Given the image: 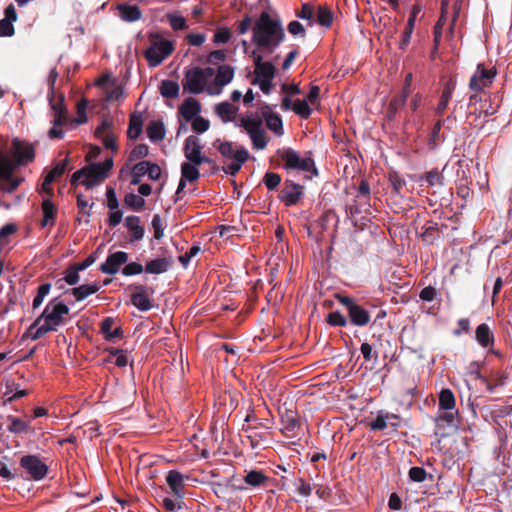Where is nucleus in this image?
I'll use <instances>...</instances> for the list:
<instances>
[{
	"label": "nucleus",
	"mask_w": 512,
	"mask_h": 512,
	"mask_svg": "<svg viewBox=\"0 0 512 512\" xmlns=\"http://www.w3.org/2000/svg\"><path fill=\"white\" fill-rule=\"evenodd\" d=\"M69 311V307L62 300L57 298L50 300L23 334V339L38 340L49 332L57 331L59 327L66 324Z\"/></svg>",
	"instance_id": "nucleus-1"
},
{
	"label": "nucleus",
	"mask_w": 512,
	"mask_h": 512,
	"mask_svg": "<svg viewBox=\"0 0 512 512\" xmlns=\"http://www.w3.org/2000/svg\"><path fill=\"white\" fill-rule=\"evenodd\" d=\"M285 37L279 13L274 9L262 10L258 15V50L272 53Z\"/></svg>",
	"instance_id": "nucleus-2"
},
{
	"label": "nucleus",
	"mask_w": 512,
	"mask_h": 512,
	"mask_svg": "<svg viewBox=\"0 0 512 512\" xmlns=\"http://www.w3.org/2000/svg\"><path fill=\"white\" fill-rule=\"evenodd\" d=\"M214 69L211 67H193L189 69L182 80L183 89L193 95L207 92L209 95L220 94V89L212 85Z\"/></svg>",
	"instance_id": "nucleus-3"
},
{
	"label": "nucleus",
	"mask_w": 512,
	"mask_h": 512,
	"mask_svg": "<svg viewBox=\"0 0 512 512\" xmlns=\"http://www.w3.org/2000/svg\"><path fill=\"white\" fill-rule=\"evenodd\" d=\"M213 146L222 156V170L231 176L238 173L249 157L248 151L243 146L230 141H220L217 139Z\"/></svg>",
	"instance_id": "nucleus-4"
},
{
	"label": "nucleus",
	"mask_w": 512,
	"mask_h": 512,
	"mask_svg": "<svg viewBox=\"0 0 512 512\" xmlns=\"http://www.w3.org/2000/svg\"><path fill=\"white\" fill-rule=\"evenodd\" d=\"M174 51L172 41L162 38L159 35L151 36V44L144 51V56L149 66L156 67L162 63Z\"/></svg>",
	"instance_id": "nucleus-5"
},
{
	"label": "nucleus",
	"mask_w": 512,
	"mask_h": 512,
	"mask_svg": "<svg viewBox=\"0 0 512 512\" xmlns=\"http://www.w3.org/2000/svg\"><path fill=\"white\" fill-rule=\"evenodd\" d=\"M277 154L284 162L285 169L313 172L314 174H317L314 160L310 156L301 157L299 153L292 148L278 150Z\"/></svg>",
	"instance_id": "nucleus-6"
},
{
	"label": "nucleus",
	"mask_w": 512,
	"mask_h": 512,
	"mask_svg": "<svg viewBox=\"0 0 512 512\" xmlns=\"http://www.w3.org/2000/svg\"><path fill=\"white\" fill-rule=\"evenodd\" d=\"M335 298L346 308L349 320L353 325L363 327L370 322L369 311L359 305L354 298L342 294H336Z\"/></svg>",
	"instance_id": "nucleus-7"
},
{
	"label": "nucleus",
	"mask_w": 512,
	"mask_h": 512,
	"mask_svg": "<svg viewBox=\"0 0 512 512\" xmlns=\"http://www.w3.org/2000/svg\"><path fill=\"white\" fill-rule=\"evenodd\" d=\"M113 167V159L108 158L103 162H98L84 167V178L81 184L87 189L99 185L107 178L109 171Z\"/></svg>",
	"instance_id": "nucleus-8"
},
{
	"label": "nucleus",
	"mask_w": 512,
	"mask_h": 512,
	"mask_svg": "<svg viewBox=\"0 0 512 512\" xmlns=\"http://www.w3.org/2000/svg\"><path fill=\"white\" fill-rule=\"evenodd\" d=\"M496 76V67L487 68L483 63H479L470 78L469 88L475 92H482L492 85Z\"/></svg>",
	"instance_id": "nucleus-9"
},
{
	"label": "nucleus",
	"mask_w": 512,
	"mask_h": 512,
	"mask_svg": "<svg viewBox=\"0 0 512 512\" xmlns=\"http://www.w3.org/2000/svg\"><path fill=\"white\" fill-rule=\"evenodd\" d=\"M20 466L24 469L27 479L40 481L48 473V466L36 455H24L20 459Z\"/></svg>",
	"instance_id": "nucleus-10"
},
{
	"label": "nucleus",
	"mask_w": 512,
	"mask_h": 512,
	"mask_svg": "<svg viewBox=\"0 0 512 512\" xmlns=\"http://www.w3.org/2000/svg\"><path fill=\"white\" fill-rule=\"evenodd\" d=\"M50 105L53 110V119L51 120L52 127L48 131V136L50 139H62L65 135L62 126L68 122L67 110L63 106L62 99L57 103L50 101Z\"/></svg>",
	"instance_id": "nucleus-11"
},
{
	"label": "nucleus",
	"mask_w": 512,
	"mask_h": 512,
	"mask_svg": "<svg viewBox=\"0 0 512 512\" xmlns=\"http://www.w3.org/2000/svg\"><path fill=\"white\" fill-rule=\"evenodd\" d=\"M11 154L17 165H27L35 158V148L33 144L15 138L12 141Z\"/></svg>",
	"instance_id": "nucleus-12"
},
{
	"label": "nucleus",
	"mask_w": 512,
	"mask_h": 512,
	"mask_svg": "<svg viewBox=\"0 0 512 512\" xmlns=\"http://www.w3.org/2000/svg\"><path fill=\"white\" fill-rule=\"evenodd\" d=\"M303 191L304 187L302 185L294 183L291 180H285L278 198L286 207L294 206L301 200Z\"/></svg>",
	"instance_id": "nucleus-13"
},
{
	"label": "nucleus",
	"mask_w": 512,
	"mask_h": 512,
	"mask_svg": "<svg viewBox=\"0 0 512 512\" xmlns=\"http://www.w3.org/2000/svg\"><path fill=\"white\" fill-rule=\"evenodd\" d=\"M154 294V290L151 287L145 285L134 286V292L131 294V304L142 312L149 311L153 305L151 297Z\"/></svg>",
	"instance_id": "nucleus-14"
},
{
	"label": "nucleus",
	"mask_w": 512,
	"mask_h": 512,
	"mask_svg": "<svg viewBox=\"0 0 512 512\" xmlns=\"http://www.w3.org/2000/svg\"><path fill=\"white\" fill-rule=\"evenodd\" d=\"M260 112L266 128L272 131L277 137H281L284 134L281 116L274 112L270 105L265 103L261 106Z\"/></svg>",
	"instance_id": "nucleus-15"
},
{
	"label": "nucleus",
	"mask_w": 512,
	"mask_h": 512,
	"mask_svg": "<svg viewBox=\"0 0 512 512\" xmlns=\"http://www.w3.org/2000/svg\"><path fill=\"white\" fill-rule=\"evenodd\" d=\"M129 254L124 251L110 253L105 262L100 265V271L107 275H115L120 271V267L128 262Z\"/></svg>",
	"instance_id": "nucleus-16"
},
{
	"label": "nucleus",
	"mask_w": 512,
	"mask_h": 512,
	"mask_svg": "<svg viewBox=\"0 0 512 512\" xmlns=\"http://www.w3.org/2000/svg\"><path fill=\"white\" fill-rule=\"evenodd\" d=\"M446 228L447 225L445 224L439 226L437 222L429 220L423 225L422 231L419 233V237L425 244L433 245L441 238L443 231Z\"/></svg>",
	"instance_id": "nucleus-17"
},
{
	"label": "nucleus",
	"mask_w": 512,
	"mask_h": 512,
	"mask_svg": "<svg viewBox=\"0 0 512 512\" xmlns=\"http://www.w3.org/2000/svg\"><path fill=\"white\" fill-rule=\"evenodd\" d=\"M202 146L200 144L199 138L194 135H190L186 138L184 144V155L188 162H192L195 164H202L203 159L201 155Z\"/></svg>",
	"instance_id": "nucleus-18"
},
{
	"label": "nucleus",
	"mask_w": 512,
	"mask_h": 512,
	"mask_svg": "<svg viewBox=\"0 0 512 512\" xmlns=\"http://www.w3.org/2000/svg\"><path fill=\"white\" fill-rule=\"evenodd\" d=\"M124 226L128 230L130 237L129 242H139L144 238L145 227L141 224V219L136 215H128L124 219Z\"/></svg>",
	"instance_id": "nucleus-19"
},
{
	"label": "nucleus",
	"mask_w": 512,
	"mask_h": 512,
	"mask_svg": "<svg viewBox=\"0 0 512 512\" xmlns=\"http://www.w3.org/2000/svg\"><path fill=\"white\" fill-rule=\"evenodd\" d=\"M184 481L185 476L179 471L171 470L166 475V483L177 498H182L184 495Z\"/></svg>",
	"instance_id": "nucleus-20"
},
{
	"label": "nucleus",
	"mask_w": 512,
	"mask_h": 512,
	"mask_svg": "<svg viewBox=\"0 0 512 512\" xmlns=\"http://www.w3.org/2000/svg\"><path fill=\"white\" fill-rule=\"evenodd\" d=\"M475 339L482 348H492L495 336L488 324L482 323L476 327Z\"/></svg>",
	"instance_id": "nucleus-21"
},
{
	"label": "nucleus",
	"mask_w": 512,
	"mask_h": 512,
	"mask_svg": "<svg viewBox=\"0 0 512 512\" xmlns=\"http://www.w3.org/2000/svg\"><path fill=\"white\" fill-rule=\"evenodd\" d=\"M234 77V69L229 65H220L218 67L217 73L214 74L212 85L215 86L216 89H220V93L222 92V88L229 84Z\"/></svg>",
	"instance_id": "nucleus-22"
},
{
	"label": "nucleus",
	"mask_w": 512,
	"mask_h": 512,
	"mask_svg": "<svg viewBox=\"0 0 512 512\" xmlns=\"http://www.w3.org/2000/svg\"><path fill=\"white\" fill-rule=\"evenodd\" d=\"M282 424H283L282 432L287 437L292 438V437L298 436V431L301 428V424H300L298 417L296 416V414L294 412L290 411V412H287L285 415H283L282 416Z\"/></svg>",
	"instance_id": "nucleus-23"
},
{
	"label": "nucleus",
	"mask_w": 512,
	"mask_h": 512,
	"mask_svg": "<svg viewBox=\"0 0 512 512\" xmlns=\"http://www.w3.org/2000/svg\"><path fill=\"white\" fill-rule=\"evenodd\" d=\"M173 264L172 257L156 258L148 261L145 265V272L149 274H163L167 272Z\"/></svg>",
	"instance_id": "nucleus-24"
},
{
	"label": "nucleus",
	"mask_w": 512,
	"mask_h": 512,
	"mask_svg": "<svg viewBox=\"0 0 512 512\" xmlns=\"http://www.w3.org/2000/svg\"><path fill=\"white\" fill-rule=\"evenodd\" d=\"M200 111L199 101L192 97L186 99L179 107V113L186 121H191L197 117Z\"/></svg>",
	"instance_id": "nucleus-25"
},
{
	"label": "nucleus",
	"mask_w": 512,
	"mask_h": 512,
	"mask_svg": "<svg viewBox=\"0 0 512 512\" xmlns=\"http://www.w3.org/2000/svg\"><path fill=\"white\" fill-rule=\"evenodd\" d=\"M120 18L128 23L136 22L142 17V12L137 5L122 3L117 6Z\"/></svg>",
	"instance_id": "nucleus-26"
},
{
	"label": "nucleus",
	"mask_w": 512,
	"mask_h": 512,
	"mask_svg": "<svg viewBox=\"0 0 512 512\" xmlns=\"http://www.w3.org/2000/svg\"><path fill=\"white\" fill-rule=\"evenodd\" d=\"M455 89V83L452 80H449L445 83L442 93L440 95L439 102L435 108V113L438 116H442L446 111L448 104L453 96V92Z\"/></svg>",
	"instance_id": "nucleus-27"
},
{
	"label": "nucleus",
	"mask_w": 512,
	"mask_h": 512,
	"mask_svg": "<svg viewBox=\"0 0 512 512\" xmlns=\"http://www.w3.org/2000/svg\"><path fill=\"white\" fill-rule=\"evenodd\" d=\"M458 414L457 410H439V414L436 418V427L440 430L442 427H449L453 429L458 428V423L456 420V416Z\"/></svg>",
	"instance_id": "nucleus-28"
},
{
	"label": "nucleus",
	"mask_w": 512,
	"mask_h": 512,
	"mask_svg": "<svg viewBox=\"0 0 512 512\" xmlns=\"http://www.w3.org/2000/svg\"><path fill=\"white\" fill-rule=\"evenodd\" d=\"M216 115L224 122L228 123L235 119L238 108L233 106L228 101L221 102L215 105Z\"/></svg>",
	"instance_id": "nucleus-29"
},
{
	"label": "nucleus",
	"mask_w": 512,
	"mask_h": 512,
	"mask_svg": "<svg viewBox=\"0 0 512 512\" xmlns=\"http://www.w3.org/2000/svg\"><path fill=\"white\" fill-rule=\"evenodd\" d=\"M7 422V430L12 434L23 435L27 434L30 430L29 422H26L19 417L9 415L7 416Z\"/></svg>",
	"instance_id": "nucleus-30"
},
{
	"label": "nucleus",
	"mask_w": 512,
	"mask_h": 512,
	"mask_svg": "<svg viewBox=\"0 0 512 512\" xmlns=\"http://www.w3.org/2000/svg\"><path fill=\"white\" fill-rule=\"evenodd\" d=\"M276 68L273 63L263 61V57L258 54V83L260 80H274Z\"/></svg>",
	"instance_id": "nucleus-31"
},
{
	"label": "nucleus",
	"mask_w": 512,
	"mask_h": 512,
	"mask_svg": "<svg viewBox=\"0 0 512 512\" xmlns=\"http://www.w3.org/2000/svg\"><path fill=\"white\" fill-rule=\"evenodd\" d=\"M101 288L99 282H94L91 284H83L78 287L72 289V295L76 299V301H82L86 299L88 296L98 292Z\"/></svg>",
	"instance_id": "nucleus-32"
},
{
	"label": "nucleus",
	"mask_w": 512,
	"mask_h": 512,
	"mask_svg": "<svg viewBox=\"0 0 512 512\" xmlns=\"http://www.w3.org/2000/svg\"><path fill=\"white\" fill-rule=\"evenodd\" d=\"M143 128V116L139 112L131 114L129 119V126L127 130V136L130 139H137L142 133Z\"/></svg>",
	"instance_id": "nucleus-33"
},
{
	"label": "nucleus",
	"mask_w": 512,
	"mask_h": 512,
	"mask_svg": "<svg viewBox=\"0 0 512 512\" xmlns=\"http://www.w3.org/2000/svg\"><path fill=\"white\" fill-rule=\"evenodd\" d=\"M41 208H42V213H43L41 226L45 227L47 225L53 224L55 217H56V212H57L55 205L52 203V201L49 198H46L42 201Z\"/></svg>",
	"instance_id": "nucleus-34"
},
{
	"label": "nucleus",
	"mask_w": 512,
	"mask_h": 512,
	"mask_svg": "<svg viewBox=\"0 0 512 512\" xmlns=\"http://www.w3.org/2000/svg\"><path fill=\"white\" fill-rule=\"evenodd\" d=\"M113 324L114 320L110 317L105 318L101 323V333L108 341L121 337L123 333L120 327L113 329Z\"/></svg>",
	"instance_id": "nucleus-35"
},
{
	"label": "nucleus",
	"mask_w": 512,
	"mask_h": 512,
	"mask_svg": "<svg viewBox=\"0 0 512 512\" xmlns=\"http://www.w3.org/2000/svg\"><path fill=\"white\" fill-rule=\"evenodd\" d=\"M166 130L162 121H152L147 127V136L152 142H158L164 139Z\"/></svg>",
	"instance_id": "nucleus-36"
},
{
	"label": "nucleus",
	"mask_w": 512,
	"mask_h": 512,
	"mask_svg": "<svg viewBox=\"0 0 512 512\" xmlns=\"http://www.w3.org/2000/svg\"><path fill=\"white\" fill-rule=\"evenodd\" d=\"M242 127L250 137L253 147H256V115H248L240 119L238 124Z\"/></svg>",
	"instance_id": "nucleus-37"
},
{
	"label": "nucleus",
	"mask_w": 512,
	"mask_h": 512,
	"mask_svg": "<svg viewBox=\"0 0 512 512\" xmlns=\"http://www.w3.org/2000/svg\"><path fill=\"white\" fill-rule=\"evenodd\" d=\"M200 164H195L192 162H184L181 164V178L188 182H194L199 179L200 172L198 170V166Z\"/></svg>",
	"instance_id": "nucleus-38"
},
{
	"label": "nucleus",
	"mask_w": 512,
	"mask_h": 512,
	"mask_svg": "<svg viewBox=\"0 0 512 512\" xmlns=\"http://www.w3.org/2000/svg\"><path fill=\"white\" fill-rule=\"evenodd\" d=\"M259 415L261 416V421H258V428H271L273 425V417L264 400L261 403L258 402V416Z\"/></svg>",
	"instance_id": "nucleus-39"
},
{
	"label": "nucleus",
	"mask_w": 512,
	"mask_h": 512,
	"mask_svg": "<svg viewBox=\"0 0 512 512\" xmlns=\"http://www.w3.org/2000/svg\"><path fill=\"white\" fill-rule=\"evenodd\" d=\"M179 84L173 80H163L160 85V94L164 98H176L179 95Z\"/></svg>",
	"instance_id": "nucleus-40"
},
{
	"label": "nucleus",
	"mask_w": 512,
	"mask_h": 512,
	"mask_svg": "<svg viewBox=\"0 0 512 512\" xmlns=\"http://www.w3.org/2000/svg\"><path fill=\"white\" fill-rule=\"evenodd\" d=\"M455 397L450 389H443L439 394V410H454Z\"/></svg>",
	"instance_id": "nucleus-41"
},
{
	"label": "nucleus",
	"mask_w": 512,
	"mask_h": 512,
	"mask_svg": "<svg viewBox=\"0 0 512 512\" xmlns=\"http://www.w3.org/2000/svg\"><path fill=\"white\" fill-rule=\"evenodd\" d=\"M124 203L133 211L139 212L145 206V199L135 193H127L124 197Z\"/></svg>",
	"instance_id": "nucleus-42"
},
{
	"label": "nucleus",
	"mask_w": 512,
	"mask_h": 512,
	"mask_svg": "<svg viewBox=\"0 0 512 512\" xmlns=\"http://www.w3.org/2000/svg\"><path fill=\"white\" fill-rule=\"evenodd\" d=\"M316 21L323 27H330L333 22L331 10L325 6H319L317 9Z\"/></svg>",
	"instance_id": "nucleus-43"
},
{
	"label": "nucleus",
	"mask_w": 512,
	"mask_h": 512,
	"mask_svg": "<svg viewBox=\"0 0 512 512\" xmlns=\"http://www.w3.org/2000/svg\"><path fill=\"white\" fill-rule=\"evenodd\" d=\"M13 169L14 167L11 161L4 156H0V183L11 179L13 176Z\"/></svg>",
	"instance_id": "nucleus-44"
},
{
	"label": "nucleus",
	"mask_w": 512,
	"mask_h": 512,
	"mask_svg": "<svg viewBox=\"0 0 512 512\" xmlns=\"http://www.w3.org/2000/svg\"><path fill=\"white\" fill-rule=\"evenodd\" d=\"M167 20L174 31H181L188 28L186 19L176 13H168Z\"/></svg>",
	"instance_id": "nucleus-45"
},
{
	"label": "nucleus",
	"mask_w": 512,
	"mask_h": 512,
	"mask_svg": "<svg viewBox=\"0 0 512 512\" xmlns=\"http://www.w3.org/2000/svg\"><path fill=\"white\" fill-rule=\"evenodd\" d=\"M151 226L156 240H161L164 237L166 224L164 223L161 215L155 214L151 221Z\"/></svg>",
	"instance_id": "nucleus-46"
},
{
	"label": "nucleus",
	"mask_w": 512,
	"mask_h": 512,
	"mask_svg": "<svg viewBox=\"0 0 512 512\" xmlns=\"http://www.w3.org/2000/svg\"><path fill=\"white\" fill-rule=\"evenodd\" d=\"M406 100H404V96H395L391 99L388 109H387V115L389 119H393L396 115V113L401 110L405 104Z\"/></svg>",
	"instance_id": "nucleus-47"
},
{
	"label": "nucleus",
	"mask_w": 512,
	"mask_h": 512,
	"mask_svg": "<svg viewBox=\"0 0 512 512\" xmlns=\"http://www.w3.org/2000/svg\"><path fill=\"white\" fill-rule=\"evenodd\" d=\"M326 322L333 327H346L347 318L340 311H333L327 315Z\"/></svg>",
	"instance_id": "nucleus-48"
},
{
	"label": "nucleus",
	"mask_w": 512,
	"mask_h": 512,
	"mask_svg": "<svg viewBox=\"0 0 512 512\" xmlns=\"http://www.w3.org/2000/svg\"><path fill=\"white\" fill-rule=\"evenodd\" d=\"M292 110L300 116L302 119H308L311 115V108L309 107L306 100L297 99L293 103Z\"/></svg>",
	"instance_id": "nucleus-49"
},
{
	"label": "nucleus",
	"mask_w": 512,
	"mask_h": 512,
	"mask_svg": "<svg viewBox=\"0 0 512 512\" xmlns=\"http://www.w3.org/2000/svg\"><path fill=\"white\" fill-rule=\"evenodd\" d=\"M50 290H51L50 283H44L38 287L37 294L34 297L33 303H32L33 309H37L42 305L45 297L49 294Z\"/></svg>",
	"instance_id": "nucleus-50"
},
{
	"label": "nucleus",
	"mask_w": 512,
	"mask_h": 512,
	"mask_svg": "<svg viewBox=\"0 0 512 512\" xmlns=\"http://www.w3.org/2000/svg\"><path fill=\"white\" fill-rule=\"evenodd\" d=\"M420 179L425 180L429 186H436L443 185L444 177L437 169H433L426 172Z\"/></svg>",
	"instance_id": "nucleus-51"
},
{
	"label": "nucleus",
	"mask_w": 512,
	"mask_h": 512,
	"mask_svg": "<svg viewBox=\"0 0 512 512\" xmlns=\"http://www.w3.org/2000/svg\"><path fill=\"white\" fill-rule=\"evenodd\" d=\"M232 38V33L227 27H220L216 30L213 36V43L216 45L226 44Z\"/></svg>",
	"instance_id": "nucleus-52"
},
{
	"label": "nucleus",
	"mask_w": 512,
	"mask_h": 512,
	"mask_svg": "<svg viewBox=\"0 0 512 512\" xmlns=\"http://www.w3.org/2000/svg\"><path fill=\"white\" fill-rule=\"evenodd\" d=\"M251 30L252 36L251 41L256 42V22L252 23L250 17L246 16L238 26V33L245 34L248 30Z\"/></svg>",
	"instance_id": "nucleus-53"
},
{
	"label": "nucleus",
	"mask_w": 512,
	"mask_h": 512,
	"mask_svg": "<svg viewBox=\"0 0 512 512\" xmlns=\"http://www.w3.org/2000/svg\"><path fill=\"white\" fill-rule=\"evenodd\" d=\"M415 22L412 19H408L406 27L401 35V41L399 48L404 50L409 45L411 36L414 30Z\"/></svg>",
	"instance_id": "nucleus-54"
},
{
	"label": "nucleus",
	"mask_w": 512,
	"mask_h": 512,
	"mask_svg": "<svg viewBox=\"0 0 512 512\" xmlns=\"http://www.w3.org/2000/svg\"><path fill=\"white\" fill-rule=\"evenodd\" d=\"M389 182L396 195H400L402 188L406 185V181L397 172L389 173Z\"/></svg>",
	"instance_id": "nucleus-55"
},
{
	"label": "nucleus",
	"mask_w": 512,
	"mask_h": 512,
	"mask_svg": "<svg viewBox=\"0 0 512 512\" xmlns=\"http://www.w3.org/2000/svg\"><path fill=\"white\" fill-rule=\"evenodd\" d=\"M356 198L363 199L364 204H368L370 200V185L368 181L362 178L357 188Z\"/></svg>",
	"instance_id": "nucleus-56"
},
{
	"label": "nucleus",
	"mask_w": 512,
	"mask_h": 512,
	"mask_svg": "<svg viewBox=\"0 0 512 512\" xmlns=\"http://www.w3.org/2000/svg\"><path fill=\"white\" fill-rule=\"evenodd\" d=\"M281 182V176L275 172H267L263 177V183L268 190L276 189Z\"/></svg>",
	"instance_id": "nucleus-57"
},
{
	"label": "nucleus",
	"mask_w": 512,
	"mask_h": 512,
	"mask_svg": "<svg viewBox=\"0 0 512 512\" xmlns=\"http://www.w3.org/2000/svg\"><path fill=\"white\" fill-rule=\"evenodd\" d=\"M79 272H80V270H78V268L75 265L68 267L64 271V277H63L64 281L69 285L77 284L80 279Z\"/></svg>",
	"instance_id": "nucleus-58"
},
{
	"label": "nucleus",
	"mask_w": 512,
	"mask_h": 512,
	"mask_svg": "<svg viewBox=\"0 0 512 512\" xmlns=\"http://www.w3.org/2000/svg\"><path fill=\"white\" fill-rule=\"evenodd\" d=\"M143 271H145V268L142 266L141 263L130 262L125 264V266L122 269V274L124 276H134L141 274Z\"/></svg>",
	"instance_id": "nucleus-59"
},
{
	"label": "nucleus",
	"mask_w": 512,
	"mask_h": 512,
	"mask_svg": "<svg viewBox=\"0 0 512 512\" xmlns=\"http://www.w3.org/2000/svg\"><path fill=\"white\" fill-rule=\"evenodd\" d=\"M441 131L432 128V131L428 138V146L430 149H435L441 142L446 139L444 133H440Z\"/></svg>",
	"instance_id": "nucleus-60"
},
{
	"label": "nucleus",
	"mask_w": 512,
	"mask_h": 512,
	"mask_svg": "<svg viewBox=\"0 0 512 512\" xmlns=\"http://www.w3.org/2000/svg\"><path fill=\"white\" fill-rule=\"evenodd\" d=\"M409 478L414 482H424L427 476L426 470L419 466L411 467L409 470Z\"/></svg>",
	"instance_id": "nucleus-61"
},
{
	"label": "nucleus",
	"mask_w": 512,
	"mask_h": 512,
	"mask_svg": "<svg viewBox=\"0 0 512 512\" xmlns=\"http://www.w3.org/2000/svg\"><path fill=\"white\" fill-rule=\"evenodd\" d=\"M111 355L115 356V365L118 367H125L127 366L129 359L128 354L124 350L120 349H113L110 351Z\"/></svg>",
	"instance_id": "nucleus-62"
},
{
	"label": "nucleus",
	"mask_w": 512,
	"mask_h": 512,
	"mask_svg": "<svg viewBox=\"0 0 512 512\" xmlns=\"http://www.w3.org/2000/svg\"><path fill=\"white\" fill-rule=\"evenodd\" d=\"M149 148L146 144L136 145L130 152L129 160L134 161L148 155Z\"/></svg>",
	"instance_id": "nucleus-63"
},
{
	"label": "nucleus",
	"mask_w": 512,
	"mask_h": 512,
	"mask_svg": "<svg viewBox=\"0 0 512 512\" xmlns=\"http://www.w3.org/2000/svg\"><path fill=\"white\" fill-rule=\"evenodd\" d=\"M209 121L201 116L192 119V129L198 133H204L209 129Z\"/></svg>",
	"instance_id": "nucleus-64"
}]
</instances>
